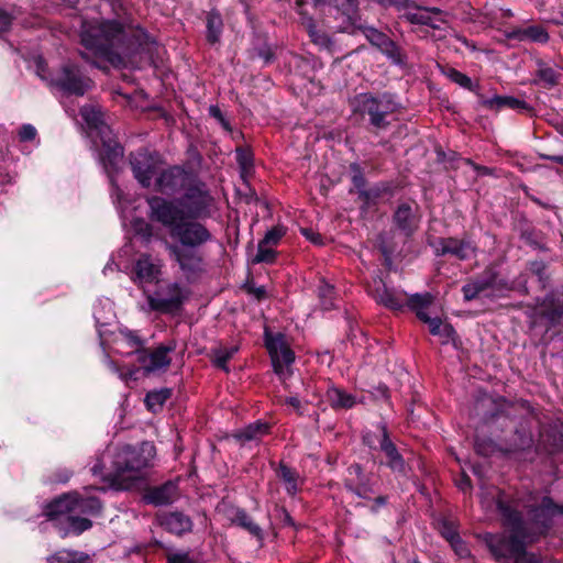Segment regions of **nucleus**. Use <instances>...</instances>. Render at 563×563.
Returning a JSON list of instances; mask_svg holds the SVG:
<instances>
[{
    "instance_id": "f257e3e1",
    "label": "nucleus",
    "mask_w": 563,
    "mask_h": 563,
    "mask_svg": "<svg viewBox=\"0 0 563 563\" xmlns=\"http://www.w3.org/2000/svg\"><path fill=\"white\" fill-rule=\"evenodd\" d=\"M150 218L168 229L173 243L166 250L183 275L194 279L206 271L205 256L200 249L213 240L210 230L197 219L184 217V210L174 201L162 197L147 198Z\"/></svg>"
},
{
    "instance_id": "f03ea898",
    "label": "nucleus",
    "mask_w": 563,
    "mask_h": 563,
    "mask_svg": "<svg viewBox=\"0 0 563 563\" xmlns=\"http://www.w3.org/2000/svg\"><path fill=\"white\" fill-rule=\"evenodd\" d=\"M488 495L490 500L484 497L483 504L496 506L504 525L510 530V536L487 533L484 537L485 543L496 561L506 563L514 560L515 563H522L526 556V543L534 542L536 538L530 533L521 512L504 499V493L493 488Z\"/></svg>"
},
{
    "instance_id": "7ed1b4c3",
    "label": "nucleus",
    "mask_w": 563,
    "mask_h": 563,
    "mask_svg": "<svg viewBox=\"0 0 563 563\" xmlns=\"http://www.w3.org/2000/svg\"><path fill=\"white\" fill-rule=\"evenodd\" d=\"M475 410L483 412L486 421L497 422L511 429L519 437L514 445L517 450H525L533 442V430L541 432L542 415L538 413L528 401H508L504 398H493L483 395L476 400Z\"/></svg>"
},
{
    "instance_id": "20e7f679",
    "label": "nucleus",
    "mask_w": 563,
    "mask_h": 563,
    "mask_svg": "<svg viewBox=\"0 0 563 563\" xmlns=\"http://www.w3.org/2000/svg\"><path fill=\"white\" fill-rule=\"evenodd\" d=\"M126 37L124 27L114 21L99 24H85L81 31V43L96 56L114 64L120 59V49Z\"/></svg>"
},
{
    "instance_id": "39448f33",
    "label": "nucleus",
    "mask_w": 563,
    "mask_h": 563,
    "mask_svg": "<svg viewBox=\"0 0 563 563\" xmlns=\"http://www.w3.org/2000/svg\"><path fill=\"white\" fill-rule=\"evenodd\" d=\"M156 448L153 442L143 441L139 445L123 444L113 455V482H134L142 472L153 465Z\"/></svg>"
},
{
    "instance_id": "423d86ee",
    "label": "nucleus",
    "mask_w": 563,
    "mask_h": 563,
    "mask_svg": "<svg viewBox=\"0 0 563 563\" xmlns=\"http://www.w3.org/2000/svg\"><path fill=\"white\" fill-rule=\"evenodd\" d=\"M351 106L355 113L368 115L371 125L376 130H386L390 124L389 118L399 108L395 96L388 92L360 93L353 98Z\"/></svg>"
},
{
    "instance_id": "0eeeda50",
    "label": "nucleus",
    "mask_w": 563,
    "mask_h": 563,
    "mask_svg": "<svg viewBox=\"0 0 563 563\" xmlns=\"http://www.w3.org/2000/svg\"><path fill=\"white\" fill-rule=\"evenodd\" d=\"M265 345L271 356L275 374L283 384L292 375L295 353L290 347L287 338L282 333H265Z\"/></svg>"
},
{
    "instance_id": "6e6552de",
    "label": "nucleus",
    "mask_w": 563,
    "mask_h": 563,
    "mask_svg": "<svg viewBox=\"0 0 563 563\" xmlns=\"http://www.w3.org/2000/svg\"><path fill=\"white\" fill-rule=\"evenodd\" d=\"M434 297L430 292L415 294L410 296L409 308L413 310L420 321L427 323L432 335L441 338L446 343L454 335V329L449 323H443L439 317H431L428 310L432 306Z\"/></svg>"
},
{
    "instance_id": "1a4fd4ad",
    "label": "nucleus",
    "mask_w": 563,
    "mask_h": 563,
    "mask_svg": "<svg viewBox=\"0 0 563 563\" xmlns=\"http://www.w3.org/2000/svg\"><path fill=\"white\" fill-rule=\"evenodd\" d=\"M185 195L177 200H173L184 210V217L199 219L208 214V208L212 198L203 184L188 185Z\"/></svg>"
},
{
    "instance_id": "9d476101",
    "label": "nucleus",
    "mask_w": 563,
    "mask_h": 563,
    "mask_svg": "<svg viewBox=\"0 0 563 563\" xmlns=\"http://www.w3.org/2000/svg\"><path fill=\"white\" fill-rule=\"evenodd\" d=\"M49 82L65 93L76 96H84L92 87V81L70 63L63 65Z\"/></svg>"
},
{
    "instance_id": "9b49d317",
    "label": "nucleus",
    "mask_w": 563,
    "mask_h": 563,
    "mask_svg": "<svg viewBox=\"0 0 563 563\" xmlns=\"http://www.w3.org/2000/svg\"><path fill=\"white\" fill-rule=\"evenodd\" d=\"M527 512L529 521L533 527V531H530V533L537 541L541 536H545L551 529L553 518L558 516V508L553 499L545 496L542 498L540 505L528 507Z\"/></svg>"
},
{
    "instance_id": "f8f14e48",
    "label": "nucleus",
    "mask_w": 563,
    "mask_h": 563,
    "mask_svg": "<svg viewBox=\"0 0 563 563\" xmlns=\"http://www.w3.org/2000/svg\"><path fill=\"white\" fill-rule=\"evenodd\" d=\"M374 475L366 473L358 463L351 464L346 468L344 487L358 498L371 499L375 489Z\"/></svg>"
},
{
    "instance_id": "ddd939ff",
    "label": "nucleus",
    "mask_w": 563,
    "mask_h": 563,
    "mask_svg": "<svg viewBox=\"0 0 563 563\" xmlns=\"http://www.w3.org/2000/svg\"><path fill=\"white\" fill-rule=\"evenodd\" d=\"M185 299L184 289L178 284H169L154 295L147 296L151 310L159 312H174L180 308Z\"/></svg>"
},
{
    "instance_id": "4468645a",
    "label": "nucleus",
    "mask_w": 563,
    "mask_h": 563,
    "mask_svg": "<svg viewBox=\"0 0 563 563\" xmlns=\"http://www.w3.org/2000/svg\"><path fill=\"white\" fill-rule=\"evenodd\" d=\"M176 349V343L161 344L155 349L142 350L139 352L137 361L146 373H154L166 369L170 362V353Z\"/></svg>"
},
{
    "instance_id": "2eb2a0df",
    "label": "nucleus",
    "mask_w": 563,
    "mask_h": 563,
    "mask_svg": "<svg viewBox=\"0 0 563 563\" xmlns=\"http://www.w3.org/2000/svg\"><path fill=\"white\" fill-rule=\"evenodd\" d=\"M130 165L135 179L142 187L147 188L156 173L157 161L147 151H137L130 155Z\"/></svg>"
},
{
    "instance_id": "dca6fc26",
    "label": "nucleus",
    "mask_w": 563,
    "mask_h": 563,
    "mask_svg": "<svg viewBox=\"0 0 563 563\" xmlns=\"http://www.w3.org/2000/svg\"><path fill=\"white\" fill-rule=\"evenodd\" d=\"M190 175L183 168L174 166L159 174L155 189L164 195H174L190 184Z\"/></svg>"
},
{
    "instance_id": "f3484780",
    "label": "nucleus",
    "mask_w": 563,
    "mask_h": 563,
    "mask_svg": "<svg viewBox=\"0 0 563 563\" xmlns=\"http://www.w3.org/2000/svg\"><path fill=\"white\" fill-rule=\"evenodd\" d=\"M373 298L380 305L394 310H400L407 305L410 297L406 292L388 288L382 279H374V286L369 289Z\"/></svg>"
},
{
    "instance_id": "a211bd4d",
    "label": "nucleus",
    "mask_w": 563,
    "mask_h": 563,
    "mask_svg": "<svg viewBox=\"0 0 563 563\" xmlns=\"http://www.w3.org/2000/svg\"><path fill=\"white\" fill-rule=\"evenodd\" d=\"M377 430L380 431L379 448L386 455L387 466L395 473L406 475V473H407L406 462H405L404 457L401 456V454L398 452L396 445L389 439L386 424L379 423L377 426Z\"/></svg>"
},
{
    "instance_id": "6ab92c4d",
    "label": "nucleus",
    "mask_w": 563,
    "mask_h": 563,
    "mask_svg": "<svg viewBox=\"0 0 563 563\" xmlns=\"http://www.w3.org/2000/svg\"><path fill=\"white\" fill-rule=\"evenodd\" d=\"M434 252L438 256L452 255L463 261L470 258L474 254L475 247L466 240L442 238L434 243Z\"/></svg>"
},
{
    "instance_id": "aec40b11",
    "label": "nucleus",
    "mask_w": 563,
    "mask_h": 563,
    "mask_svg": "<svg viewBox=\"0 0 563 563\" xmlns=\"http://www.w3.org/2000/svg\"><path fill=\"white\" fill-rule=\"evenodd\" d=\"M102 147L100 150L101 162L108 173L117 170L123 158L122 146L113 139L112 133L100 137Z\"/></svg>"
},
{
    "instance_id": "412c9836",
    "label": "nucleus",
    "mask_w": 563,
    "mask_h": 563,
    "mask_svg": "<svg viewBox=\"0 0 563 563\" xmlns=\"http://www.w3.org/2000/svg\"><path fill=\"white\" fill-rule=\"evenodd\" d=\"M401 16L411 24L428 25L433 29H439L440 23L444 22L443 13L438 8L408 9Z\"/></svg>"
},
{
    "instance_id": "4be33fe9",
    "label": "nucleus",
    "mask_w": 563,
    "mask_h": 563,
    "mask_svg": "<svg viewBox=\"0 0 563 563\" xmlns=\"http://www.w3.org/2000/svg\"><path fill=\"white\" fill-rule=\"evenodd\" d=\"M178 497V485L168 481L162 485L150 487L144 494V500L154 506H165Z\"/></svg>"
},
{
    "instance_id": "5701e85b",
    "label": "nucleus",
    "mask_w": 563,
    "mask_h": 563,
    "mask_svg": "<svg viewBox=\"0 0 563 563\" xmlns=\"http://www.w3.org/2000/svg\"><path fill=\"white\" fill-rule=\"evenodd\" d=\"M73 512L70 493L63 494L45 505L43 515L56 525L64 523Z\"/></svg>"
},
{
    "instance_id": "b1692460",
    "label": "nucleus",
    "mask_w": 563,
    "mask_h": 563,
    "mask_svg": "<svg viewBox=\"0 0 563 563\" xmlns=\"http://www.w3.org/2000/svg\"><path fill=\"white\" fill-rule=\"evenodd\" d=\"M302 0H297L298 13L301 15V23L307 30L311 41L321 48L330 51L333 46L331 37L323 31L317 29L313 19L301 10Z\"/></svg>"
},
{
    "instance_id": "393cba45",
    "label": "nucleus",
    "mask_w": 563,
    "mask_h": 563,
    "mask_svg": "<svg viewBox=\"0 0 563 563\" xmlns=\"http://www.w3.org/2000/svg\"><path fill=\"white\" fill-rule=\"evenodd\" d=\"M134 271L140 283H155L158 282L161 275V264L151 255L143 254L136 261Z\"/></svg>"
},
{
    "instance_id": "a878e982",
    "label": "nucleus",
    "mask_w": 563,
    "mask_h": 563,
    "mask_svg": "<svg viewBox=\"0 0 563 563\" xmlns=\"http://www.w3.org/2000/svg\"><path fill=\"white\" fill-rule=\"evenodd\" d=\"M541 314L551 325L563 324V294H551L542 305Z\"/></svg>"
},
{
    "instance_id": "bb28decb",
    "label": "nucleus",
    "mask_w": 563,
    "mask_h": 563,
    "mask_svg": "<svg viewBox=\"0 0 563 563\" xmlns=\"http://www.w3.org/2000/svg\"><path fill=\"white\" fill-rule=\"evenodd\" d=\"M229 519L232 525H235L246 530L251 536L256 538L258 541L264 540L263 529L252 519L249 514L239 507H232Z\"/></svg>"
},
{
    "instance_id": "cd10ccee",
    "label": "nucleus",
    "mask_w": 563,
    "mask_h": 563,
    "mask_svg": "<svg viewBox=\"0 0 563 563\" xmlns=\"http://www.w3.org/2000/svg\"><path fill=\"white\" fill-rule=\"evenodd\" d=\"M507 37L520 42H533L541 44H544L549 41V34L547 30L541 25L516 27L507 34Z\"/></svg>"
},
{
    "instance_id": "c85d7f7f",
    "label": "nucleus",
    "mask_w": 563,
    "mask_h": 563,
    "mask_svg": "<svg viewBox=\"0 0 563 563\" xmlns=\"http://www.w3.org/2000/svg\"><path fill=\"white\" fill-rule=\"evenodd\" d=\"M479 104L488 110H499L509 108L514 110H529L526 101L511 96H494L493 98L479 97Z\"/></svg>"
},
{
    "instance_id": "c756f323",
    "label": "nucleus",
    "mask_w": 563,
    "mask_h": 563,
    "mask_svg": "<svg viewBox=\"0 0 563 563\" xmlns=\"http://www.w3.org/2000/svg\"><path fill=\"white\" fill-rule=\"evenodd\" d=\"M161 525L167 531L181 536L192 529L191 519L183 512H169L161 517Z\"/></svg>"
},
{
    "instance_id": "7c9ffc66",
    "label": "nucleus",
    "mask_w": 563,
    "mask_h": 563,
    "mask_svg": "<svg viewBox=\"0 0 563 563\" xmlns=\"http://www.w3.org/2000/svg\"><path fill=\"white\" fill-rule=\"evenodd\" d=\"M73 512L79 515L95 516L101 512L102 504L99 498L93 496L84 497L77 492L70 493Z\"/></svg>"
},
{
    "instance_id": "2f4dec72",
    "label": "nucleus",
    "mask_w": 563,
    "mask_h": 563,
    "mask_svg": "<svg viewBox=\"0 0 563 563\" xmlns=\"http://www.w3.org/2000/svg\"><path fill=\"white\" fill-rule=\"evenodd\" d=\"M394 221L398 229L406 235L411 234L418 228V218L411 206L404 203L398 207L394 214Z\"/></svg>"
},
{
    "instance_id": "473e14b6",
    "label": "nucleus",
    "mask_w": 563,
    "mask_h": 563,
    "mask_svg": "<svg viewBox=\"0 0 563 563\" xmlns=\"http://www.w3.org/2000/svg\"><path fill=\"white\" fill-rule=\"evenodd\" d=\"M80 113L88 126L96 130L99 137L111 134L112 131L103 122V113L99 109L92 106H86L81 108Z\"/></svg>"
},
{
    "instance_id": "72a5a7b5",
    "label": "nucleus",
    "mask_w": 563,
    "mask_h": 563,
    "mask_svg": "<svg viewBox=\"0 0 563 563\" xmlns=\"http://www.w3.org/2000/svg\"><path fill=\"white\" fill-rule=\"evenodd\" d=\"M47 563H92L89 554L70 549H62L46 558Z\"/></svg>"
},
{
    "instance_id": "f704fd0d",
    "label": "nucleus",
    "mask_w": 563,
    "mask_h": 563,
    "mask_svg": "<svg viewBox=\"0 0 563 563\" xmlns=\"http://www.w3.org/2000/svg\"><path fill=\"white\" fill-rule=\"evenodd\" d=\"M269 428L268 423L258 420L236 432L234 437L241 442H249L267 434Z\"/></svg>"
},
{
    "instance_id": "c9c22d12",
    "label": "nucleus",
    "mask_w": 563,
    "mask_h": 563,
    "mask_svg": "<svg viewBox=\"0 0 563 563\" xmlns=\"http://www.w3.org/2000/svg\"><path fill=\"white\" fill-rule=\"evenodd\" d=\"M65 523H67V528H59L63 532V537H66L68 533L80 534L92 527L90 519L80 517L77 512H71Z\"/></svg>"
},
{
    "instance_id": "e433bc0d",
    "label": "nucleus",
    "mask_w": 563,
    "mask_h": 563,
    "mask_svg": "<svg viewBox=\"0 0 563 563\" xmlns=\"http://www.w3.org/2000/svg\"><path fill=\"white\" fill-rule=\"evenodd\" d=\"M169 397L170 389H154L146 394L144 402L150 411L156 412Z\"/></svg>"
},
{
    "instance_id": "4c0bfd02",
    "label": "nucleus",
    "mask_w": 563,
    "mask_h": 563,
    "mask_svg": "<svg viewBox=\"0 0 563 563\" xmlns=\"http://www.w3.org/2000/svg\"><path fill=\"white\" fill-rule=\"evenodd\" d=\"M329 398L335 408H352L356 401L357 398L354 395L347 394L346 389H329Z\"/></svg>"
},
{
    "instance_id": "58836bf2",
    "label": "nucleus",
    "mask_w": 563,
    "mask_h": 563,
    "mask_svg": "<svg viewBox=\"0 0 563 563\" xmlns=\"http://www.w3.org/2000/svg\"><path fill=\"white\" fill-rule=\"evenodd\" d=\"M278 476L285 482L288 494L295 495L299 490L298 473L295 470L282 463Z\"/></svg>"
},
{
    "instance_id": "ea45409f",
    "label": "nucleus",
    "mask_w": 563,
    "mask_h": 563,
    "mask_svg": "<svg viewBox=\"0 0 563 563\" xmlns=\"http://www.w3.org/2000/svg\"><path fill=\"white\" fill-rule=\"evenodd\" d=\"M222 30V20L218 13L210 12L207 18V38L214 44L219 41Z\"/></svg>"
},
{
    "instance_id": "a19ab883",
    "label": "nucleus",
    "mask_w": 563,
    "mask_h": 563,
    "mask_svg": "<svg viewBox=\"0 0 563 563\" xmlns=\"http://www.w3.org/2000/svg\"><path fill=\"white\" fill-rule=\"evenodd\" d=\"M355 30H358L374 46H377L378 48H380L389 38L386 34L373 26L360 24L355 25Z\"/></svg>"
},
{
    "instance_id": "79ce46f5",
    "label": "nucleus",
    "mask_w": 563,
    "mask_h": 563,
    "mask_svg": "<svg viewBox=\"0 0 563 563\" xmlns=\"http://www.w3.org/2000/svg\"><path fill=\"white\" fill-rule=\"evenodd\" d=\"M238 352V346H220L212 352L213 364L222 369H227V363Z\"/></svg>"
},
{
    "instance_id": "37998d69",
    "label": "nucleus",
    "mask_w": 563,
    "mask_h": 563,
    "mask_svg": "<svg viewBox=\"0 0 563 563\" xmlns=\"http://www.w3.org/2000/svg\"><path fill=\"white\" fill-rule=\"evenodd\" d=\"M537 76L547 86H554L558 82L556 70L542 60L538 62Z\"/></svg>"
},
{
    "instance_id": "c03bdc74",
    "label": "nucleus",
    "mask_w": 563,
    "mask_h": 563,
    "mask_svg": "<svg viewBox=\"0 0 563 563\" xmlns=\"http://www.w3.org/2000/svg\"><path fill=\"white\" fill-rule=\"evenodd\" d=\"M382 53H384L388 58H390L395 64L402 65L405 64L406 56L401 52V49L395 44L394 41L388 38L386 43L379 48Z\"/></svg>"
},
{
    "instance_id": "a18cd8bd",
    "label": "nucleus",
    "mask_w": 563,
    "mask_h": 563,
    "mask_svg": "<svg viewBox=\"0 0 563 563\" xmlns=\"http://www.w3.org/2000/svg\"><path fill=\"white\" fill-rule=\"evenodd\" d=\"M119 335V343L126 344L128 346L133 349V351L126 352V354H131L133 352H136L139 354V352L141 351L140 346L142 345V341L136 333L125 329L121 330Z\"/></svg>"
},
{
    "instance_id": "49530a36",
    "label": "nucleus",
    "mask_w": 563,
    "mask_h": 563,
    "mask_svg": "<svg viewBox=\"0 0 563 563\" xmlns=\"http://www.w3.org/2000/svg\"><path fill=\"white\" fill-rule=\"evenodd\" d=\"M318 294H319V298L321 300V305L324 309L328 310L334 306V303H333L334 289H333L332 285L321 282V285L318 288Z\"/></svg>"
},
{
    "instance_id": "de8ad7c7",
    "label": "nucleus",
    "mask_w": 563,
    "mask_h": 563,
    "mask_svg": "<svg viewBox=\"0 0 563 563\" xmlns=\"http://www.w3.org/2000/svg\"><path fill=\"white\" fill-rule=\"evenodd\" d=\"M167 563H196L191 551H168L166 553Z\"/></svg>"
},
{
    "instance_id": "09e8293b",
    "label": "nucleus",
    "mask_w": 563,
    "mask_h": 563,
    "mask_svg": "<svg viewBox=\"0 0 563 563\" xmlns=\"http://www.w3.org/2000/svg\"><path fill=\"white\" fill-rule=\"evenodd\" d=\"M440 533L443 538H445L450 543L454 542L460 538L456 526L453 521L442 520L439 526Z\"/></svg>"
},
{
    "instance_id": "8fccbe9b",
    "label": "nucleus",
    "mask_w": 563,
    "mask_h": 563,
    "mask_svg": "<svg viewBox=\"0 0 563 563\" xmlns=\"http://www.w3.org/2000/svg\"><path fill=\"white\" fill-rule=\"evenodd\" d=\"M275 251L272 246L258 243L257 254L253 258V263H272L275 258Z\"/></svg>"
},
{
    "instance_id": "3c124183",
    "label": "nucleus",
    "mask_w": 563,
    "mask_h": 563,
    "mask_svg": "<svg viewBox=\"0 0 563 563\" xmlns=\"http://www.w3.org/2000/svg\"><path fill=\"white\" fill-rule=\"evenodd\" d=\"M487 288V284L483 282H473L463 286L462 291L466 300L476 298Z\"/></svg>"
},
{
    "instance_id": "603ef678",
    "label": "nucleus",
    "mask_w": 563,
    "mask_h": 563,
    "mask_svg": "<svg viewBox=\"0 0 563 563\" xmlns=\"http://www.w3.org/2000/svg\"><path fill=\"white\" fill-rule=\"evenodd\" d=\"M444 74L446 75L448 78H450L453 82L460 85L461 87L467 88V89L472 88V80L465 74H463L454 68L446 69Z\"/></svg>"
},
{
    "instance_id": "864d4df0",
    "label": "nucleus",
    "mask_w": 563,
    "mask_h": 563,
    "mask_svg": "<svg viewBox=\"0 0 563 563\" xmlns=\"http://www.w3.org/2000/svg\"><path fill=\"white\" fill-rule=\"evenodd\" d=\"M285 235V229L283 227H274L265 234L261 243L268 246H276L280 239Z\"/></svg>"
},
{
    "instance_id": "5fc2aeb1",
    "label": "nucleus",
    "mask_w": 563,
    "mask_h": 563,
    "mask_svg": "<svg viewBox=\"0 0 563 563\" xmlns=\"http://www.w3.org/2000/svg\"><path fill=\"white\" fill-rule=\"evenodd\" d=\"M236 161L243 172H247L252 167V154L249 150L236 148Z\"/></svg>"
},
{
    "instance_id": "6e6d98bb",
    "label": "nucleus",
    "mask_w": 563,
    "mask_h": 563,
    "mask_svg": "<svg viewBox=\"0 0 563 563\" xmlns=\"http://www.w3.org/2000/svg\"><path fill=\"white\" fill-rule=\"evenodd\" d=\"M483 10H484V14L489 23L495 22V20L498 16V12H501L503 16H507V18L512 16V12L509 9H507V10L497 9L495 5L486 4Z\"/></svg>"
},
{
    "instance_id": "4d7b16f0",
    "label": "nucleus",
    "mask_w": 563,
    "mask_h": 563,
    "mask_svg": "<svg viewBox=\"0 0 563 563\" xmlns=\"http://www.w3.org/2000/svg\"><path fill=\"white\" fill-rule=\"evenodd\" d=\"M331 4L340 9L344 14L354 13L357 8V0H331Z\"/></svg>"
},
{
    "instance_id": "13d9d810",
    "label": "nucleus",
    "mask_w": 563,
    "mask_h": 563,
    "mask_svg": "<svg viewBox=\"0 0 563 563\" xmlns=\"http://www.w3.org/2000/svg\"><path fill=\"white\" fill-rule=\"evenodd\" d=\"M37 135L36 129L32 124H23L19 131L21 142L33 141Z\"/></svg>"
},
{
    "instance_id": "bf43d9fd",
    "label": "nucleus",
    "mask_w": 563,
    "mask_h": 563,
    "mask_svg": "<svg viewBox=\"0 0 563 563\" xmlns=\"http://www.w3.org/2000/svg\"><path fill=\"white\" fill-rule=\"evenodd\" d=\"M209 113L211 117H213L214 119H217L219 121V123L222 125L223 129L225 130H230V124L228 122V120L223 117L221 110L217 107V106H211L209 108Z\"/></svg>"
},
{
    "instance_id": "052dcab7",
    "label": "nucleus",
    "mask_w": 563,
    "mask_h": 563,
    "mask_svg": "<svg viewBox=\"0 0 563 563\" xmlns=\"http://www.w3.org/2000/svg\"><path fill=\"white\" fill-rule=\"evenodd\" d=\"M450 544L459 556L467 558L470 555V550L461 538H457L456 541L451 542Z\"/></svg>"
},
{
    "instance_id": "680f3d73",
    "label": "nucleus",
    "mask_w": 563,
    "mask_h": 563,
    "mask_svg": "<svg viewBox=\"0 0 563 563\" xmlns=\"http://www.w3.org/2000/svg\"><path fill=\"white\" fill-rule=\"evenodd\" d=\"M11 21V15L0 9V34L9 30Z\"/></svg>"
},
{
    "instance_id": "e2e57ef3",
    "label": "nucleus",
    "mask_w": 563,
    "mask_h": 563,
    "mask_svg": "<svg viewBox=\"0 0 563 563\" xmlns=\"http://www.w3.org/2000/svg\"><path fill=\"white\" fill-rule=\"evenodd\" d=\"M378 432L380 433V431L378 430ZM379 440H380V434L379 435H376L372 432H367L364 434L363 437V441L366 445H368L369 448H375L376 443L379 444Z\"/></svg>"
},
{
    "instance_id": "0e129e2a",
    "label": "nucleus",
    "mask_w": 563,
    "mask_h": 563,
    "mask_svg": "<svg viewBox=\"0 0 563 563\" xmlns=\"http://www.w3.org/2000/svg\"><path fill=\"white\" fill-rule=\"evenodd\" d=\"M301 233L308 239L310 240L311 242L316 243V244H320L321 243V238L318 233H314L312 230L310 229H302L301 230Z\"/></svg>"
},
{
    "instance_id": "69168bd1",
    "label": "nucleus",
    "mask_w": 563,
    "mask_h": 563,
    "mask_svg": "<svg viewBox=\"0 0 563 563\" xmlns=\"http://www.w3.org/2000/svg\"><path fill=\"white\" fill-rule=\"evenodd\" d=\"M387 503V497L386 496H378L374 499V505L372 507V510L373 511H376L378 507H382L384 505H386Z\"/></svg>"
},
{
    "instance_id": "338daca9",
    "label": "nucleus",
    "mask_w": 563,
    "mask_h": 563,
    "mask_svg": "<svg viewBox=\"0 0 563 563\" xmlns=\"http://www.w3.org/2000/svg\"><path fill=\"white\" fill-rule=\"evenodd\" d=\"M459 487L462 489V490H466V489H470L471 488V479L467 475H463L461 481L459 482Z\"/></svg>"
},
{
    "instance_id": "774afa93",
    "label": "nucleus",
    "mask_w": 563,
    "mask_h": 563,
    "mask_svg": "<svg viewBox=\"0 0 563 563\" xmlns=\"http://www.w3.org/2000/svg\"><path fill=\"white\" fill-rule=\"evenodd\" d=\"M531 269L533 273L541 277L542 273L544 272V265L542 263L536 262L531 264Z\"/></svg>"
}]
</instances>
